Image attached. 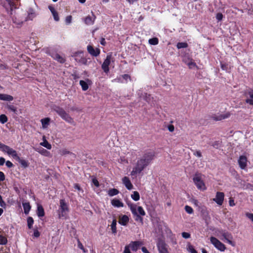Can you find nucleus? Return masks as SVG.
<instances>
[{
    "label": "nucleus",
    "mask_w": 253,
    "mask_h": 253,
    "mask_svg": "<svg viewBox=\"0 0 253 253\" xmlns=\"http://www.w3.org/2000/svg\"><path fill=\"white\" fill-rule=\"evenodd\" d=\"M154 157L155 153L153 152L145 153L141 158L137 160L130 173V175L133 176L140 173L151 163Z\"/></svg>",
    "instance_id": "f257e3e1"
},
{
    "label": "nucleus",
    "mask_w": 253,
    "mask_h": 253,
    "mask_svg": "<svg viewBox=\"0 0 253 253\" xmlns=\"http://www.w3.org/2000/svg\"><path fill=\"white\" fill-rule=\"evenodd\" d=\"M127 205L128 207L130 208V210L132 212V214L136 216V218L135 219L136 220H140L141 221L142 220V217H140L138 214V212L139 213L140 215L144 216L145 215V212L144 211L142 207L139 206L137 207L136 205L131 204V203H128Z\"/></svg>",
    "instance_id": "f03ea898"
},
{
    "label": "nucleus",
    "mask_w": 253,
    "mask_h": 253,
    "mask_svg": "<svg viewBox=\"0 0 253 253\" xmlns=\"http://www.w3.org/2000/svg\"><path fill=\"white\" fill-rule=\"evenodd\" d=\"M53 109L54 111H55L63 120L71 125H74L75 122L73 119L64 110V109L59 106H55Z\"/></svg>",
    "instance_id": "7ed1b4c3"
},
{
    "label": "nucleus",
    "mask_w": 253,
    "mask_h": 253,
    "mask_svg": "<svg viewBox=\"0 0 253 253\" xmlns=\"http://www.w3.org/2000/svg\"><path fill=\"white\" fill-rule=\"evenodd\" d=\"M203 175L200 173H196L193 178V180L197 188L201 191H205L207 188L203 180Z\"/></svg>",
    "instance_id": "20e7f679"
},
{
    "label": "nucleus",
    "mask_w": 253,
    "mask_h": 253,
    "mask_svg": "<svg viewBox=\"0 0 253 253\" xmlns=\"http://www.w3.org/2000/svg\"><path fill=\"white\" fill-rule=\"evenodd\" d=\"M69 212L68 205L64 200H60V207L58 210V215L60 218H67Z\"/></svg>",
    "instance_id": "39448f33"
},
{
    "label": "nucleus",
    "mask_w": 253,
    "mask_h": 253,
    "mask_svg": "<svg viewBox=\"0 0 253 253\" xmlns=\"http://www.w3.org/2000/svg\"><path fill=\"white\" fill-rule=\"evenodd\" d=\"M210 241L214 247L220 251L223 252L225 250V246L216 238L211 237Z\"/></svg>",
    "instance_id": "423d86ee"
},
{
    "label": "nucleus",
    "mask_w": 253,
    "mask_h": 253,
    "mask_svg": "<svg viewBox=\"0 0 253 253\" xmlns=\"http://www.w3.org/2000/svg\"><path fill=\"white\" fill-rule=\"evenodd\" d=\"M221 236L222 238H221V240H225L226 242L231 245L232 246L234 247L235 244L233 242L232 240L233 239V236L232 235L227 232H222L221 233Z\"/></svg>",
    "instance_id": "0eeeda50"
},
{
    "label": "nucleus",
    "mask_w": 253,
    "mask_h": 253,
    "mask_svg": "<svg viewBox=\"0 0 253 253\" xmlns=\"http://www.w3.org/2000/svg\"><path fill=\"white\" fill-rule=\"evenodd\" d=\"M74 56L76 61L85 65H88L87 59L84 57L82 52L76 53Z\"/></svg>",
    "instance_id": "6e6552de"
},
{
    "label": "nucleus",
    "mask_w": 253,
    "mask_h": 253,
    "mask_svg": "<svg viewBox=\"0 0 253 253\" xmlns=\"http://www.w3.org/2000/svg\"><path fill=\"white\" fill-rule=\"evenodd\" d=\"M112 55L111 54H108L107 55L106 58L104 61L103 64H102V69L104 71V72L106 73H107L109 71V66L111 63Z\"/></svg>",
    "instance_id": "1a4fd4ad"
},
{
    "label": "nucleus",
    "mask_w": 253,
    "mask_h": 253,
    "mask_svg": "<svg viewBox=\"0 0 253 253\" xmlns=\"http://www.w3.org/2000/svg\"><path fill=\"white\" fill-rule=\"evenodd\" d=\"M224 198V194L221 192H217L216 193V196L213 199L214 201L218 205L221 206L223 203Z\"/></svg>",
    "instance_id": "9d476101"
},
{
    "label": "nucleus",
    "mask_w": 253,
    "mask_h": 253,
    "mask_svg": "<svg viewBox=\"0 0 253 253\" xmlns=\"http://www.w3.org/2000/svg\"><path fill=\"white\" fill-rule=\"evenodd\" d=\"M230 115L231 114L228 112L223 114H214L212 116V118L215 121H221L229 118Z\"/></svg>",
    "instance_id": "9b49d317"
},
{
    "label": "nucleus",
    "mask_w": 253,
    "mask_h": 253,
    "mask_svg": "<svg viewBox=\"0 0 253 253\" xmlns=\"http://www.w3.org/2000/svg\"><path fill=\"white\" fill-rule=\"evenodd\" d=\"M143 244V242L139 241L131 242L130 243L126 246H129L133 251H136L139 247Z\"/></svg>",
    "instance_id": "f8f14e48"
},
{
    "label": "nucleus",
    "mask_w": 253,
    "mask_h": 253,
    "mask_svg": "<svg viewBox=\"0 0 253 253\" xmlns=\"http://www.w3.org/2000/svg\"><path fill=\"white\" fill-rule=\"evenodd\" d=\"M157 247L159 253H169L166 244L163 241H160L157 244Z\"/></svg>",
    "instance_id": "ddd939ff"
},
{
    "label": "nucleus",
    "mask_w": 253,
    "mask_h": 253,
    "mask_svg": "<svg viewBox=\"0 0 253 253\" xmlns=\"http://www.w3.org/2000/svg\"><path fill=\"white\" fill-rule=\"evenodd\" d=\"M87 50L88 53L93 56H97L100 54V50L99 49H94L93 46L90 45L87 46Z\"/></svg>",
    "instance_id": "4468645a"
},
{
    "label": "nucleus",
    "mask_w": 253,
    "mask_h": 253,
    "mask_svg": "<svg viewBox=\"0 0 253 253\" xmlns=\"http://www.w3.org/2000/svg\"><path fill=\"white\" fill-rule=\"evenodd\" d=\"M91 16H87L85 18L84 20L85 23L87 25H93L96 19V16H95V15L93 14L92 12H91Z\"/></svg>",
    "instance_id": "2eb2a0df"
},
{
    "label": "nucleus",
    "mask_w": 253,
    "mask_h": 253,
    "mask_svg": "<svg viewBox=\"0 0 253 253\" xmlns=\"http://www.w3.org/2000/svg\"><path fill=\"white\" fill-rule=\"evenodd\" d=\"M129 218L126 215H121L119 217V223L123 226H126L128 222Z\"/></svg>",
    "instance_id": "dca6fc26"
},
{
    "label": "nucleus",
    "mask_w": 253,
    "mask_h": 253,
    "mask_svg": "<svg viewBox=\"0 0 253 253\" xmlns=\"http://www.w3.org/2000/svg\"><path fill=\"white\" fill-rule=\"evenodd\" d=\"M51 56L55 60L59 62L60 63H63L65 61L64 57L57 53H53L51 54Z\"/></svg>",
    "instance_id": "f3484780"
},
{
    "label": "nucleus",
    "mask_w": 253,
    "mask_h": 253,
    "mask_svg": "<svg viewBox=\"0 0 253 253\" xmlns=\"http://www.w3.org/2000/svg\"><path fill=\"white\" fill-rule=\"evenodd\" d=\"M122 182L128 190H131L132 189L133 185L128 177L126 176L123 177L122 179Z\"/></svg>",
    "instance_id": "a211bd4d"
},
{
    "label": "nucleus",
    "mask_w": 253,
    "mask_h": 253,
    "mask_svg": "<svg viewBox=\"0 0 253 253\" xmlns=\"http://www.w3.org/2000/svg\"><path fill=\"white\" fill-rule=\"evenodd\" d=\"M247 158L245 156H241L240 157L239 159L238 160V163L240 166V167L242 169H244L247 166Z\"/></svg>",
    "instance_id": "6ab92c4d"
},
{
    "label": "nucleus",
    "mask_w": 253,
    "mask_h": 253,
    "mask_svg": "<svg viewBox=\"0 0 253 253\" xmlns=\"http://www.w3.org/2000/svg\"><path fill=\"white\" fill-rule=\"evenodd\" d=\"M13 22L18 25H20L22 24V23L26 20L24 18H22L19 17V15L17 14L16 15L13 16L12 17Z\"/></svg>",
    "instance_id": "aec40b11"
},
{
    "label": "nucleus",
    "mask_w": 253,
    "mask_h": 253,
    "mask_svg": "<svg viewBox=\"0 0 253 253\" xmlns=\"http://www.w3.org/2000/svg\"><path fill=\"white\" fill-rule=\"evenodd\" d=\"M36 151L45 157H51L50 153L43 148H38L36 149Z\"/></svg>",
    "instance_id": "412c9836"
},
{
    "label": "nucleus",
    "mask_w": 253,
    "mask_h": 253,
    "mask_svg": "<svg viewBox=\"0 0 253 253\" xmlns=\"http://www.w3.org/2000/svg\"><path fill=\"white\" fill-rule=\"evenodd\" d=\"M48 8L50 10V11H51V12L53 16L54 19L56 21H58L59 20V17L58 16V13L55 10L54 8L51 5H49Z\"/></svg>",
    "instance_id": "4be33fe9"
},
{
    "label": "nucleus",
    "mask_w": 253,
    "mask_h": 253,
    "mask_svg": "<svg viewBox=\"0 0 253 253\" xmlns=\"http://www.w3.org/2000/svg\"><path fill=\"white\" fill-rule=\"evenodd\" d=\"M0 100L11 101L13 100L12 96L7 94H0Z\"/></svg>",
    "instance_id": "5701e85b"
},
{
    "label": "nucleus",
    "mask_w": 253,
    "mask_h": 253,
    "mask_svg": "<svg viewBox=\"0 0 253 253\" xmlns=\"http://www.w3.org/2000/svg\"><path fill=\"white\" fill-rule=\"evenodd\" d=\"M50 119L49 118H45L44 119H42L41 120V122L42 124V127L43 129H45L47 128L48 126L49 125Z\"/></svg>",
    "instance_id": "b1692460"
},
{
    "label": "nucleus",
    "mask_w": 253,
    "mask_h": 253,
    "mask_svg": "<svg viewBox=\"0 0 253 253\" xmlns=\"http://www.w3.org/2000/svg\"><path fill=\"white\" fill-rule=\"evenodd\" d=\"M249 97L246 100V102L250 105H253V90H251L248 92Z\"/></svg>",
    "instance_id": "393cba45"
},
{
    "label": "nucleus",
    "mask_w": 253,
    "mask_h": 253,
    "mask_svg": "<svg viewBox=\"0 0 253 253\" xmlns=\"http://www.w3.org/2000/svg\"><path fill=\"white\" fill-rule=\"evenodd\" d=\"M112 205L115 207H123L124 204L118 199H113L111 202Z\"/></svg>",
    "instance_id": "a878e982"
},
{
    "label": "nucleus",
    "mask_w": 253,
    "mask_h": 253,
    "mask_svg": "<svg viewBox=\"0 0 253 253\" xmlns=\"http://www.w3.org/2000/svg\"><path fill=\"white\" fill-rule=\"evenodd\" d=\"M43 141L40 143V145L47 149L50 150L52 148L51 145L45 139V137H43Z\"/></svg>",
    "instance_id": "bb28decb"
},
{
    "label": "nucleus",
    "mask_w": 253,
    "mask_h": 253,
    "mask_svg": "<svg viewBox=\"0 0 253 253\" xmlns=\"http://www.w3.org/2000/svg\"><path fill=\"white\" fill-rule=\"evenodd\" d=\"M116 225H117V220L116 219H114L112 222L111 224L110 225L112 232L114 234H115L117 233Z\"/></svg>",
    "instance_id": "cd10ccee"
},
{
    "label": "nucleus",
    "mask_w": 253,
    "mask_h": 253,
    "mask_svg": "<svg viewBox=\"0 0 253 253\" xmlns=\"http://www.w3.org/2000/svg\"><path fill=\"white\" fill-rule=\"evenodd\" d=\"M185 63L190 69H193L197 67L196 64L192 59H188L187 61H185Z\"/></svg>",
    "instance_id": "c85d7f7f"
},
{
    "label": "nucleus",
    "mask_w": 253,
    "mask_h": 253,
    "mask_svg": "<svg viewBox=\"0 0 253 253\" xmlns=\"http://www.w3.org/2000/svg\"><path fill=\"white\" fill-rule=\"evenodd\" d=\"M16 160L17 161H18L21 165V166L22 167H23L24 168H27L29 166L28 162L27 161H26L24 159H21L19 157H18L16 159Z\"/></svg>",
    "instance_id": "c756f323"
},
{
    "label": "nucleus",
    "mask_w": 253,
    "mask_h": 253,
    "mask_svg": "<svg viewBox=\"0 0 253 253\" xmlns=\"http://www.w3.org/2000/svg\"><path fill=\"white\" fill-rule=\"evenodd\" d=\"M7 154L9 156H11L15 160L19 157L17 152L11 148L9 149Z\"/></svg>",
    "instance_id": "7c9ffc66"
},
{
    "label": "nucleus",
    "mask_w": 253,
    "mask_h": 253,
    "mask_svg": "<svg viewBox=\"0 0 253 253\" xmlns=\"http://www.w3.org/2000/svg\"><path fill=\"white\" fill-rule=\"evenodd\" d=\"M7 154L9 156H11L15 160L19 157L17 152L11 148L9 149Z\"/></svg>",
    "instance_id": "2f4dec72"
},
{
    "label": "nucleus",
    "mask_w": 253,
    "mask_h": 253,
    "mask_svg": "<svg viewBox=\"0 0 253 253\" xmlns=\"http://www.w3.org/2000/svg\"><path fill=\"white\" fill-rule=\"evenodd\" d=\"M37 214L39 217H42L44 215V210L41 205L38 206Z\"/></svg>",
    "instance_id": "473e14b6"
},
{
    "label": "nucleus",
    "mask_w": 253,
    "mask_h": 253,
    "mask_svg": "<svg viewBox=\"0 0 253 253\" xmlns=\"http://www.w3.org/2000/svg\"><path fill=\"white\" fill-rule=\"evenodd\" d=\"M23 207L25 214H28L30 211L31 206L29 203H23Z\"/></svg>",
    "instance_id": "72a5a7b5"
},
{
    "label": "nucleus",
    "mask_w": 253,
    "mask_h": 253,
    "mask_svg": "<svg viewBox=\"0 0 253 253\" xmlns=\"http://www.w3.org/2000/svg\"><path fill=\"white\" fill-rule=\"evenodd\" d=\"M119 193V191L115 188L111 189L108 191V194L110 196H113L117 195Z\"/></svg>",
    "instance_id": "f704fd0d"
},
{
    "label": "nucleus",
    "mask_w": 253,
    "mask_h": 253,
    "mask_svg": "<svg viewBox=\"0 0 253 253\" xmlns=\"http://www.w3.org/2000/svg\"><path fill=\"white\" fill-rule=\"evenodd\" d=\"M131 197L135 201H137L140 199L139 194L137 191H134L133 194L131 195Z\"/></svg>",
    "instance_id": "c9c22d12"
},
{
    "label": "nucleus",
    "mask_w": 253,
    "mask_h": 253,
    "mask_svg": "<svg viewBox=\"0 0 253 253\" xmlns=\"http://www.w3.org/2000/svg\"><path fill=\"white\" fill-rule=\"evenodd\" d=\"M80 84L81 85L82 88L83 90L85 91V90H86L88 89V84L84 81L81 80L80 81Z\"/></svg>",
    "instance_id": "e433bc0d"
},
{
    "label": "nucleus",
    "mask_w": 253,
    "mask_h": 253,
    "mask_svg": "<svg viewBox=\"0 0 253 253\" xmlns=\"http://www.w3.org/2000/svg\"><path fill=\"white\" fill-rule=\"evenodd\" d=\"M36 16V14L33 9H30L28 12V18L32 20Z\"/></svg>",
    "instance_id": "4c0bfd02"
},
{
    "label": "nucleus",
    "mask_w": 253,
    "mask_h": 253,
    "mask_svg": "<svg viewBox=\"0 0 253 253\" xmlns=\"http://www.w3.org/2000/svg\"><path fill=\"white\" fill-rule=\"evenodd\" d=\"M8 121L7 117L6 115L2 114L0 115V123L3 124L6 123Z\"/></svg>",
    "instance_id": "58836bf2"
},
{
    "label": "nucleus",
    "mask_w": 253,
    "mask_h": 253,
    "mask_svg": "<svg viewBox=\"0 0 253 253\" xmlns=\"http://www.w3.org/2000/svg\"><path fill=\"white\" fill-rule=\"evenodd\" d=\"M159 42V40L157 38H154L149 39V43L151 45H157Z\"/></svg>",
    "instance_id": "ea45409f"
},
{
    "label": "nucleus",
    "mask_w": 253,
    "mask_h": 253,
    "mask_svg": "<svg viewBox=\"0 0 253 253\" xmlns=\"http://www.w3.org/2000/svg\"><path fill=\"white\" fill-rule=\"evenodd\" d=\"M34 223V220L32 217H29L27 218L28 226L29 229L32 228Z\"/></svg>",
    "instance_id": "a19ab883"
},
{
    "label": "nucleus",
    "mask_w": 253,
    "mask_h": 253,
    "mask_svg": "<svg viewBox=\"0 0 253 253\" xmlns=\"http://www.w3.org/2000/svg\"><path fill=\"white\" fill-rule=\"evenodd\" d=\"M7 242L6 237L0 234V245H5Z\"/></svg>",
    "instance_id": "79ce46f5"
},
{
    "label": "nucleus",
    "mask_w": 253,
    "mask_h": 253,
    "mask_svg": "<svg viewBox=\"0 0 253 253\" xmlns=\"http://www.w3.org/2000/svg\"><path fill=\"white\" fill-rule=\"evenodd\" d=\"M164 227L167 229L168 231H170V230L167 227V226H166L165 223H160L159 225V230L160 233H163V229Z\"/></svg>",
    "instance_id": "37998d69"
},
{
    "label": "nucleus",
    "mask_w": 253,
    "mask_h": 253,
    "mask_svg": "<svg viewBox=\"0 0 253 253\" xmlns=\"http://www.w3.org/2000/svg\"><path fill=\"white\" fill-rule=\"evenodd\" d=\"M188 46V44L186 42H178L177 44V47L178 49L186 48Z\"/></svg>",
    "instance_id": "c03bdc74"
},
{
    "label": "nucleus",
    "mask_w": 253,
    "mask_h": 253,
    "mask_svg": "<svg viewBox=\"0 0 253 253\" xmlns=\"http://www.w3.org/2000/svg\"><path fill=\"white\" fill-rule=\"evenodd\" d=\"M185 210L189 214H192L193 213V209L189 206H186L185 207Z\"/></svg>",
    "instance_id": "a18cd8bd"
},
{
    "label": "nucleus",
    "mask_w": 253,
    "mask_h": 253,
    "mask_svg": "<svg viewBox=\"0 0 253 253\" xmlns=\"http://www.w3.org/2000/svg\"><path fill=\"white\" fill-rule=\"evenodd\" d=\"M0 206L3 208H6V205L5 202L2 200L1 196L0 195Z\"/></svg>",
    "instance_id": "49530a36"
},
{
    "label": "nucleus",
    "mask_w": 253,
    "mask_h": 253,
    "mask_svg": "<svg viewBox=\"0 0 253 253\" xmlns=\"http://www.w3.org/2000/svg\"><path fill=\"white\" fill-rule=\"evenodd\" d=\"M188 250L190 253H197V251L194 249L191 245L188 246Z\"/></svg>",
    "instance_id": "de8ad7c7"
},
{
    "label": "nucleus",
    "mask_w": 253,
    "mask_h": 253,
    "mask_svg": "<svg viewBox=\"0 0 253 253\" xmlns=\"http://www.w3.org/2000/svg\"><path fill=\"white\" fill-rule=\"evenodd\" d=\"M7 108L9 110L13 112L14 113H16L17 112L16 108L15 106H14L13 105H9V106H8Z\"/></svg>",
    "instance_id": "09e8293b"
},
{
    "label": "nucleus",
    "mask_w": 253,
    "mask_h": 253,
    "mask_svg": "<svg viewBox=\"0 0 253 253\" xmlns=\"http://www.w3.org/2000/svg\"><path fill=\"white\" fill-rule=\"evenodd\" d=\"M71 153L66 149H63L60 151V154L61 155H66L67 154H71Z\"/></svg>",
    "instance_id": "8fccbe9b"
},
{
    "label": "nucleus",
    "mask_w": 253,
    "mask_h": 253,
    "mask_svg": "<svg viewBox=\"0 0 253 253\" xmlns=\"http://www.w3.org/2000/svg\"><path fill=\"white\" fill-rule=\"evenodd\" d=\"M182 236L185 239H188L190 237V234L189 233L184 232L182 233Z\"/></svg>",
    "instance_id": "3c124183"
},
{
    "label": "nucleus",
    "mask_w": 253,
    "mask_h": 253,
    "mask_svg": "<svg viewBox=\"0 0 253 253\" xmlns=\"http://www.w3.org/2000/svg\"><path fill=\"white\" fill-rule=\"evenodd\" d=\"M10 147L7 145H5L3 148H2V149L1 150L2 151H3L4 153H7L8 152V150Z\"/></svg>",
    "instance_id": "603ef678"
},
{
    "label": "nucleus",
    "mask_w": 253,
    "mask_h": 253,
    "mask_svg": "<svg viewBox=\"0 0 253 253\" xmlns=\"http://www.w3.org/2000/svg\"><path fill=\"white\" fill-rule=\"evenodd\" d=\"M78 247L81 249L82 250H83V251L84 252V253H85L86 252V251L85 250L84 248V246L83 245V244L81 243L80 241H78Z\"/></svg>",
    "instance_id": "864d4df0"
},
{
    "label": "nucleus",
    "mask_w": 253,
    "mask_h": 253,
    "mask_svg": "<svg viewBox=\"0 0 253 253\" xmlns=\"http://www.w3.org/2000/svg\"><path fill=\"white\" fill-rule=\"evenodd\" d=\"M216 18L218 21H221L223 18V15L221 13H218L216 15Z\"/></svg>",
    "instance_id": "5fc2aeb1"
},
{
    "label": "nucleus",
    "mask_w": 253,
    "mask_h": 253,
    "mask_svg": "<svg viewBox=\"0 0 253 253\" xmlns=\"http://www.w3.org/2000/svg\"><path fill=\"white\" fill-rule=\"evenodd\" d=\"M229 206L231 207H233L235 205V204L234 203V200L232 198H230L229 199Z\"/></svg>",
    "instance_id": "6e6d98bb"
},
{
    "label": "nucleus",
    "mask_w": 253,
    "mask_h": 253,
    "mask_svg": "<svg viewBox=\"0 0 253 253\" xmlns=\"http://www.w3.org/2000/svg\"><path fill=\"white\" fill-rule=\"evenodd\" d=\"M246 215L253 222V213H246Z\"/></svg>",
    "instance_id": "4d7b16f0"
},
{
    "label": "nucleus",
    "mask_w": 253,
    "mask_h": 253,
    "mask_svg": "<svg viewBox=\"0 0 253 253\" xmlns=\"http://www.w3.org/2000/svg\"><path fill=\"white\" fill-rule=\"evenodd\" d=\"M71 21H72V16H68L66 18L65 21L67 24H70L71 22Z\"/></svg>",
    "instance_id": "13d9d810"
},
{
    "label": "nucleus",
    "mask_w": 253,
    "mask_h": 253,
    "mask_svg": "<svg viewBox=\"0 0 253 253\" xmlns=\"http://www.w3.org/2000/svg\"><path fill=\"white\" fill-rule=\"evenodd\" d=\"M6 0L10 7L11 10L12 11V9L14 7V3L13 2H12L10 0Z\"/></svg>",
    "instance_id": "bf43d9fd"
},
{
    "label": "nucleus",
    "mask_w": 253,
    "mask_h": 253,
    "mask_svg": "<svg viewBox=\"0 0 253 253\" xmlns=\"http://www.w3.org/2000/svg\"><path fill=\"white\" fill-rule=\"evenodd\" d=\"M5 165L9 168H10L13 166V164L9 161H7L5 162Z\"/></svg>",
    "instance_id": "052dcab7"
},
{
    "label": "nucleus",
    "mask_w": 253,
    "mask_h": 253,
    "mask_svg": "<svg viewBox=\"0 0 253 253\" xmlns=\"http://www.w3.org/2000/svg\"><path fill=\"white\" fill-rule=\"evenodd\" d=\"M194 155L198 157H201L202 156V153L200 151H196L194 153Z\"/></svg>",
    "instance_id": "680f3d73"
},
{
    "label": "nucleus",
    "mask_w": 253,
    "mask_h": 253,
    "mask_svg": "<svg viewBox=\"0 0 253 253\" xmlns=\"http://www.w3.org/2000/svg\"><path fill=\"white\" fill-rule=\"evenodd\" d=\"M40 232L38 231V230L37 229H35L34 230V237H36V238H38L40 236Z\"/></svg>",
    "instance_id": "e2e57ef3"
},
{
    "label": "nucleus",
    "mask_w": 253,
    "mask_h": 253,
    "mask_svg": "<svg viewBox=\"0 0 253 253\" xmlns=\"http://www.w3.org/2000/svg\"><path fill=\"white\" fill-rule=\"evenodd\" d=\"M92 183L94 184V185L95 186H96V187H98L99 184V182L98 181V180L95 179V178H93L92 179Z\"/></svg>",
    "instance_id": "0e129e2a"
},
{
    "label": "nucleus",
    "mask_w": 253,
    "mask_h": 253,
    "mask_svg": "<svg viewBox=\"0 0 253 253\" xmlns=\"http://www.w3.org/2000/svg\"><path fill=\"white\" fill-rule=\"evenodd\" d=\"M5 179V176H4V173L1 172V171H0V181H3Z\"/></svg>",
    "instance_id": "69168bd1"
},
{
    "label": "nucleus",
    "mask_w": 253,
    "mask_h": 253,
    "mask_svg": "<svg viewBox=\"0 0 253 253\" xmlns=\"http://www.w3.org/2000/svg\"><path fill=\"white\" fill-rule=\"evenodd\" d=\"M124 253H131L130 249H129V246H126L125 247Z\"/></svg>",
    "instance_id": "338daca9"
},
{
    "label": "nucleus",
    "mask_w": 253,
    "mask_h": 253,
    "mask_svg": "<svg viewBox=\"0 0 253 253\" xmlns=\"http://www.w3.org/2000/svg\"><path fill=\"white\" fill-rule=\"evenodd\" d=\"M168 129L170 132H172L174 130V127L173 125H169L168 126Z\"/></svg>",
    "instance_id": "774afa93"
}]
</instances>
